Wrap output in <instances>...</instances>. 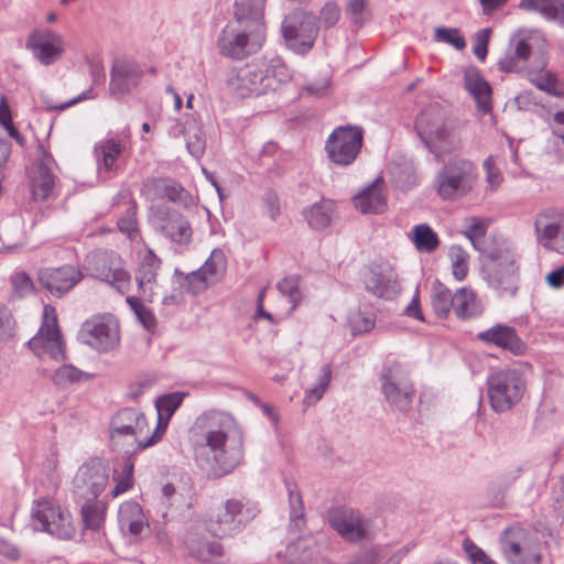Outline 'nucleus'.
I'll return each mask as SVG.
<instances>
[{"label":"nucleus","instance_id":"nucleus-1","mask_svg":"<svg viewBox=\"0 0 564 564\" xmlns=\"http://www.w3.org/2000/svg\"><path fill=\"white\" fill-rule=\"evenodd\" d=\"M194 429L202 437L194 445L198 466L210 478H220L232 473L243 457L242 438L237 432V423L231 414L208 410L198 415Z\"/></svg>","mask_w":564,"mask_h":564},{"label":"nucleus","instance_id":"nucleus-2","mask_svg":"<svg viewBox=\"0 0 564 564\" xmlns=\"http://www.w3.org/2000/svg\"><path fill=\"white\" fill-rule=\"evenodd\" d=\"M415 129L425 148L436 159L457 150L460 145L457 134L447 127L444 112L436 106H431L419 115Z\"/></svg>","mask_w":564,"mask_h":564},{"label":"nucleus","instance_id":"nucleus-3","mask_svg":"<svg viewBox=\"0 0 564 564\" xmlns=\"http://www.w3.org/2000/svg\"><path fill=\"white\" fill-rule=\"evenodd\" d=\"M415 129L425 148L436 159L457 150L460 145L457 134L447 127L444 112L436 106H431L419 115Z\"/></svg>","mask_w":564,"mask_h":564},{"label":"nucleus","instance_id":"nucleus-4","mask_svg":"<svg viewBox=\"0 0 564 564\" xmlns=\"http://www.w3.org/2000/svg\"><path fill=\"white\" fill-rule=\"evenodd\" d=\"M487 390L491 409L502 413L521 401L527 390V381L519 369L505 368L487 378Z\"/></svg>","mask_w":564,"mask_h":564},{"label":"nucleus","instance_id":"nucleus-5","mask_svg":"<svg viewBox=\"0 0 564 564\" xmlns=\"http://www.w3.org/2000/svg\"><path fill=\"white\" fill-rule=\"evenodd\" d=\"M482 273L488 285L501 296H514L518 291V267L516 256L508 248L488 251L482 264Z\"/></svg>","mask_w":564,"mask_h":564},{"label":"nucleus","instance_id":"nucleus-6","mask_svg":"<svg viewBox=\"0 0 564 564\" xmlns=\"http://www.w3.org/2000/svg\"><path fill=\"white\" fill-rule=\"evenodd\" d=\"M265 41V32L251 29L235 21L221 30L217 39V47L221 55L234 59H243L256 54Z\"/></svg>","mask_w":564,"mask_h":564},{"label":"nucleus","instance_id":"nucleus-7","mask_svg":"<svg viewBox=\"0 0 564 564\" xmlns=\"http://www.w3.org/2000/svg\"><path fill=\"white\" fill-rule=\"evenodd\" d=\"M379 381L384 400L394 411L411 409L415 391L408 370L401 364H384Z\"/></svg>","mask_w":564,"mask_h":564},{"label":"nucleus","instance_id":"nucleus-8","mask_svg":"<svg viewBox=\"0 0 564 564\" xmlns=\"http://www.w3.org/2000/svg\"><path fill=\"white\" fill-rule=\"evenodd\" d=\"M476 177V167L470 161H452L436 174V192L443 199H457L471 191Z\"/></svg>","mask_w":564,"mask_h":564},{"label":"nucleus","instance_id":"nucleus-9","mask_svg":"<svg viewBox=\"0 0 564 564\" xmlns=\"http://www.w3.org/2000/svg\"><path fill=\"white\" fill-rule=\"evenodd\" d=\"M31 524L35 530L62 540L72 539L75 533L69 512L63 510L56 501L50 498L34 501Z\"/></svg>","mask_w":564,"mask_h":564},{"label":"nucleus","instance_id":"nucleus-10","mask_svg":"<svg viewBox=\"0 0 564 564\" xmlns=\"http://www.w3.org/2000/svg\"><path fill=\"white\" fill-rule=\"evenodd\" d=\"M328 522L339 536L349 543L372 541L377 534L373 519L364 516L359 510L350 508L330 510Z\"/></svg>","mask_w":564,"mask_h":564},{"label":"nucleus","instance_id":"nucleus-11","mask_svg":"<svg viewBox=\"0 0 564 564\" xmlns=\"http://www.w3.org/2000/svg\"><path fill=\"white\" fill-rule=\"evenodd\" d=\"M149 221L156 232L177 246L187 247L193 240V228L188 219L166 205L152 206Z\"/></svg>","mask_w":564,"mask_h":564},{"label":"nucleus","instance_id":"nucleus-12","mask_svg":"<svg viewBox=\"0 0 564 564\" xmlns=\"http://www.w3.org/2000/svg\"><path fill=\"white\" fill-rule=\"evenodd\" d=\"M259 513L257 503L250 500L228 499L216 514L209 530L217 536L240 532Z\"/></svg>","mask_w":564,"mask_h":564},{"label":"nucleus","instance_id":"nucleus-13","mask_svg":"<svg viewBox=\"0 0 564 564\" xmlns=\"http://www.w3.org/2000/svg\"><path fill=\"white\" fill-rule=\"evenodd\" d=\"M318 30L315 17L304 11L290 13L282 23V33L286 46L300 55H304L312 50Z\"/></svg>","mask_w":564,"mask_h":564},{"label":"nucleus","instance_id":"nucleus-14","mask_svg":"<svg viewBox=\"0 0 564 564\" xmlns=\"http://www.w3.org/2000/svg\"><path fill=\"white\" fill-rule=\"evenodd\" d=\"M364 131L357 126L336 128L327 138L325 150L328 159L336 165H350L360 153Z\"/></svg>","mask_w":564,"mask_h":564},{"label":"nucleus","instance_id":"nucleus-15","mask_svg":"<svg viewBox=\"0 0 564 564\" xmlns=\"http://www.w3.org/2000/svg\"><path fill=\"white\" fill-rule=\"evenodd\" d=\"M86 269L93 276L110 284L120 293L129 289L130 274L124 269L121 257L113 251L91 252L87 257Z\"/></svg>","mask_w":564,"mask_h":564},{"label":"nucleus","instance_id":"nucleus-16","mask_svg":"<svg viewBox=\"0 0 564 564\" xmlns=\"http://www.w3.org/2000/svg\"><path fill=\"white\" fill-rule=\"evenodd\" d=\"M110 468L100 458L84 463L73 479V492L76 499H97L109 481Z\"/></svg>","mask_w":564,"mask_h":564},{"label":"nucleus","instance_id":"nucleus-17","mask_svg":"<svg viewBox=\"0 0 564 564\" xmlns=\"http://www.w3.org/2000/svg\"><path fill=\"white\" fill-rule=\"evenodd\" d=\"M28 345L37 356L46 354L54 360L65 359V346L58 329L55 310L52 306L44 307L43 323Z\"/></svg>","mask_w":564,"mask_h":564},{"label":"nucleus","instance_id":"nucleus-18","mask_svg":"<svg viewBox=\"0 0 564 564\" xmlns=\"http://www.w3.org/2000/svg\"><path fill=\"white\" fill-rule=\"evenodd\" d=\"M502 552L510 564H541L538 543L521 527L505 530L501 536Z\"/></svg>","mask_w":564,"mask_h":564},{"label":"nucleus","instance_id":"nucleus-19","mask_svg":"<svg viewBox=\"0 0 564 564\" xmlns=\"http://www.w3.org/2000/svg\"><path fill=\"white\" fill-rule=\"evenodd\" d=\"M79 337L89 347L106 352L118 346L119 326L111 316H93L82 325Z\"/></svg>","mask_w":564,"mask_h":564},{"label":"nucleus","instance_id":"nucleus-20","mask_svg":"<svg viewBox=\"0 0 564 564\" xmlns=\"http://www.w3.org/2000/svg\"><path fill=\"white\" fill-rule=\"evenodd\" d=\"M536 241L544 249L564 256V213L556 208H546L535 217Z\"/></svg>","mask_w":564,"mask_h":564},{"label":"nucleus","instance_id":"nucleus-21","mask_svg":"<svg viewBox=\"0 0 564 564\" xmlns=\"http://www.w3.org/2000/svg\"><path fill=\"white\" fill-rule=\"evenodd\" d=\"M148 422L145 415L133 408H124L117 412L110 423V438L115 445H120L122 438H131L132 444H137L135 449H141L139 446L141 435L147 431Z\"/></svg>","mask_w":564,"mask_h":564},{"label":"nucleus","instance_id":"nucleus-22","mask_svg":"<svg viewBox=\"0 0 564 564\" xmlns=\"http://www.w3.org/2000/svg\"><path fill=\"white\" fill-rule=\"evenodd\" d=\"M183 544L191 557L203 564H224L227 555L223 545L196 529L186 531Z\"/></svg>","mask_w":564,"mask_h":564},{"label":"nucleus","instance_id":"nucleus-23","mask_svg":"<svg viewBox=\"0 0 564 564\" xmlns=\"http://www.w3.org/2000/svg\"><path fill=\"white\" fill-rule=\"evenodd\" d=\"M39 158L31 171V188L35 200L47 199L53 192L56 175V162L43 144H37Z\"/></svg>","mask_w":564,"mask_h":564},{"label":"nucleus","instance_id":"nucleus-24","mask_svg":"<svg viewBox=\"0 0 564 564\" xmlns=\"http://www.w3.org/2000/svg\"><path fill=\"white\" fill-rule=\"evenodd\" d=\"M25 47L44 66L57 62L64 52L63 39L50 29L33 31L26 39Z\"/></svg>","mask_w":564,"mask_h":564},{"label":"nucleus","instance_id":"nucleus-25","mask_svg":"<svg viewBox=\"0 0 564 564\" xmlns=\"http://www.w3.org/2000/svg\"><path fill=\"white\" fill-rule=\"evenodd\" d=\"M141 193L148 200L167 199L184 207L193 204L189 193L175 180L167 177L145 180L142 184Z\"/></svg>","mask_w":564,"mask_h":564},{"label":"nucleus","instance_id":"nucleus-26","mask_svg":"<svg viewBox=\"0 0 564 564\" xmlns=\"http://www.w3.org/2000/svg\"><path fill=\"white\" fill-rule=\"evenodd\" d=\"M368 292L379 299L391 300L400 293L397 272L390 265H372L362 276Z\"/></svg>","mask_w":564,"mask_h":564},{"label":"nucleus","instance_id":"nucleus-27","mask_svg":"<svg viewBox=\"0 0 564 564\" xmlns=\"http://www.w3.org/2000/svg\"><path fill=\"white\" fill-rule=\"evenodd\" d=\"M271 79L265 77L261 64L246 65L240 68L230 84L241 98L260 96L271 90Z\"/></svg>","mask_w":564,"mask_h":564},{"label":"nucleus","instance_id":"nucleus-28","mask_svg":"<svg viewBox=\"0 0 564 564\" xmlns=\"http://www.w3.org/2000/svg\"><path fill=\"white\" fill-rule=\"evenodd\" d=\"M83 273L73 265L47 268L41 270L39 280L52 295L62 296L72 290L80 280Z\"/></svg>","mask_w":564,"mask_h":564},{"label":"nucleus","instance_id":"nucleus-29","mask_svg":"<svg viewBox=\"0 0 564 564\" xmlns=\"http://www.w3.org/2000/svg\"><path fill=\"white\" fill-rule=\"evenodd\" d=\"M160 268L161 259L152 249H148L141 259L135 280L140 295L150 303L154 301L161 290L158 283Z\"/></svg>","mask_w":564,"mask_h":564},{"label":"nucleus","instance_id":"nucleus-30","mask_svg":"<svg viewBox=\"0 0 564 564\" xmlns=\"http://www.w3.org/2000/svg\"><path fill=\"white\" fill-rule=\"evenodd\" d=\"M184 397L185 394L182 392H173L158 398L155 402V408L158 411L156 427L152 435L145 438V442L139 443L140 448H148L158 443L163 437L169 421L182 404Z\"/></svg>","mask_w":564,"mask_h":564},{"label":"nucleus","instance_id":"nucleus-31","mask_svg":"<svg viewBox=\"0 0 564 564\" xmlns=\"http://www.w3.org/2000/svg\"><path fill=\"white\" fill-rule=\"evenodd\" d=\"M143 72L132 59H117L111 68L110 90L112 94H127L135 88Z\"/></svg>","mask_w":564,"mask_h":564},{"label":"nucleus","instance_id":"nucleus-32","mask_svg":"<svg viewBox=\"0 0 564 564\" xmlns=\"http://www.w3.org/2000/svg\"><path fill=\"white\" fill-rule=\"evenodd\" d=\"M477 339L484 344L495 345L513 355H522L525 345L518 336L513 327L496 324L495 326L477 334Z\"/></svg>","mask_w":564,"mask_h":564},{"label":"nucleus","instance_id":"nucleus-33","mask_svg":"<svg viewBox=\"0 0 564 564\" xmlns=\"http://www.w3.org/2000/svg\"><path fill=\"white\" fill-rule=\"evenodd\" d=\"M355 207L361 214H382L387 209V196L384 194V182L381 177L376 178L367 187L354 196Z\"/></svg>","mask_w":564,"mask_h":564},{"label":"nucleus","instance_id":"nucleus-34","mask_svg":"<svg viewBox=\"0 0 564 564\" xmlns=\"http://www.w3.org/2000/svg\"><path fill=\"white\" fill-rule=\"evenodd\" d=\"M464 87L475 99L478 110L491 111V87L476 67L465 69Z\"/></svg>","mask_w":564,"mask_h":564},{"label":"nucleus","instance_id":"nucleus-35","mask_svg":"<svg viewBox=\"0 0 564 564\" xmlns=\"http://www.w3.org/2000/svg\"><path fill=\"white\" fill-rule=\"evenodd\" d=\"M546 66V58L543 53H540L534 61V64L529 68V80L540 90L546 91L553 96L562 95V88L556 76L544 70Z\"/></svg>","mask_w":564,"mask_h":564},{"label":"nucleus","instance_id":"nucleus-36","mask_svg":"<svg viewBox=\"0 0 564 564\" xmlns=\"http://www.w3.org/2000/svg\"><path fill=\"white\" fill-rule=\"evenodd\" d=\"M264 0H236L235 22L245 24L251 29L260 26L265 32L263 22Z\"/></svg>","mask_w":564,"mask_h":564},{"label":"nucleus","instance_id":"nucleus-37","mask_svg":"<svg viewBox=\"0 0 564 564\" xmlns=\"http://www.w3.org/2000/svg\"><path fill=\"white\" fill-rule=\"evenodd\" d=\"M118 523L121 532L124 534L140 535L147 524L141 506L135 501H124L121 503L118 512Z\"/></svg>","mask_w":564,"mask_h":564},{"label":"nucleus","instance_id":"nucleus-38","mask_svg":"<svg viewBox=\"0 0 564 564\" xmlns=\"http://www.w3.org/2000/svg\"><path fill=\"white\" fill-rule=\"evenodd\" d=\"M310 228L315 231L327 229L335 216V204L330 199H322L302 210Z\"/></svg>","mask_w":564,"mask_h":564},{"label":"nucleus","instance_id":"nucleus-39","mask_svg":"<svg viewBox=\"0 0 564 564\" xmlns=\"http://www.w3.org/2000/svg\"><path fill=\"white\" fill-rule=\"evenodd\" d=\"M519 9L541 14L547 21L564 26V0H521Z\"/></svg>","mask_w":564,"mask_h":564},{"label":"nucleus","instance_id":"nucleus-40","mask_svg":"<svg viewBox=\"0 0 564 564\" xmlns=\"http://www.w3.org/2000/svg\"><path fill=\"white\" fill-rule=\"evenodd\" d=\"M454 312L458 318L466 319L480 315L482 306L471 289L460 288L454 294Z\"/></svg>","mask_w":564,"mask_h":564},{"label":"nucleus","instance_id":"nucleus-41","mask_svg":"<svg viewBox=\"0 0 564 564\" xmlns=\"http://www.w3.org/2000/svg\"><path fill=\"white\" fill-rule=\"evenodd\" d=\"M285 487L289 496V505H290V530L294 532H300L305 527V510L302 500V496L297 489L295 482L291 480H285Z\"/></svg>","mask_w":564,"mask_h":564},{"label":"nucleus","instance_id":"nucleus-42","mask_svg":"<svg viewBox=\"0 0 564 564\" xmlns=\"http://www.w3.org/2000/svg\"><path fill=\"white\" fill-rule=\"evenodd\" d=\"M316 554L315 541L312 538H300L286 547V556L294 564H308Z\"/></svg>","mask_w":564,"mask_h":564},{"label":"nucleus","instance_id":"nucleus-43","mask_svg":"<svg viewBox=\"0 0 564 564\" xmlns=\"http://www.w3.org/2000/svg\"><path fill=\"white\" fill-rule=\"evenodd\" d=\"M431 305L434 313L445 318L454 310V294L438 280L434 281L431 290Z\"/></svg>","mask_w":564,"mask_h":564},{"label":"nucleus","instance_id":"nucleus-44","mask_svg":"<svg viewBox=\"0 0 564 564\" xmlns=\"http://www.w3.org/2000/svg\"><path fill=\"white\" fill-rule=\"evenodd\" d=\"M124 150V144L115 139H107L96 147L97 154L101 155L98 164L99 171L113 172L118 169L117 160Z\"/></svg>","mask_w":564,"mask_h":564},{"label":"nucleus","instance_id":"nucleus-45","mask_svg":"<svg viewBox=\"0 0 564 564\" xmlns=\"http://www.w3.org/2000/svg\"><path fill=\"white\" fill-rule=\"evenodd\" d=\"M84 501L80 514L84 523V528L91 531H97L101 528L105 520L106 507L98 499L89 500L82 499Z\"/></svg>","mask_w":564,"mask_h":564},{"label":"nucleus","instance_id":"nucleus-46","mask_svg":"<svg viewBox=\"0 0 564 564\" xmlns=\"http://www.w3.org/2000/svg\"><path fill=\"white\" fill-rule=\"evenodd\" d=\"M260 64L262 69H265V77L271 79V90H275L279 84L292 78L291 72L280 56L264 58Z\"/></svg>","mask_w":564,"mask_h":564},{"label":"nucleus","instance_id":"nucleus-47","mask_svg":"<svg viewBox=\"0 0 564 564\" xmlns=\"http://www.w3.org/2000/svg\"><path fill=\"white\" fill-rule=\"evenodd\" d=\"M332 380V367L329 364H324L317 377V382L314 387L308 388L305 391V395L303 399V404L305 406H311L317 403L326 392Z\"/></svg>","mask_w":564,"mask_h":564},{"label":"nucleus","instance_id":"nucleus-48","mask_svg":"<svg viewBox=\"0 0 564 564\" xmlns=\"http://www.w3.org/2000/svg\"><path fill=\"white\" fill-rule=\"evenodd\" d=\"M91 376L87 372L82 371L73 365H62L58 367L52 376V381L59 388H67L72 384H77L86 381Z\"/></svg>","mask_w":564,"mask_h":564},{"label":"nucleus","instance_id":"nucleus-49","mask_svg":"<svg viewBox=\"0 0 564 564\" xmlns=\"http://www.w3.org/2000/svg\"><path fill=\"white\" fill-rule=\"evenodd\" d=\"M531 55V46L523 39L517 41L513 54H507L499 59V68L502 72H518L521 69L519 62H527Z\"/></svg>","mask_w":564,"mask_h":564},{"label":"nucleus","instance_id":"nucleus-50","mask_svg":"<svg viewBox=\"0 0 564 564\" xmlns=\"http://www.w3.org/2000/svg\"><path fill=\"white\" fill-rule=\"evenodd\" d=\"M413 242L419 251L431 253L437 249L440 239L429 225L421 224L413 228Z\"/></svg>","mask_w":564,"mask_h":564},{"label":"nucleus","instance_id":"nucleus-51","mask_svg":"<svg viewBox=\"0 0 564 564\" xmlns=\"http://www.w3.org/2000/svg\"><path fill=\"white\" fill-rule=\"evenodd\" d=\"M186 148L191 155L199 159L206 150V137L203 128L196 123H188L185 128Z\"/></svg>","mask_w":564,"mask_h":564},{"label":"nucleus","instance_id":"nucleus-52","mask_svg":"<svg viewBox=\"0 0 564 564\" xmlns=\"http://www.w3.org/2000/svg\"><path fill=\"white\" fill-rule=\"evenodd\" d=\"M468 225L464 230V236L470 241L473 247L481 254H487L485 236L487 232V221L479 218L467 219Z\"/></svg>","mask_w":564,"mask_h":564},{"label":"nucleus","instance_id":"nucleus-53","mask_svg":"<svg viewBox=\"0 0 564 564\" xmlns=\"http://www.w3.org/2000/svg\"><path fill=\"white\" fill-rule=\"evenodd\" d=\"M126 302L135 315L138 322L148 330L154 332L156 328V318L153 312L147 307L139 297L127 296Z\"/></svg>","mask_w":564,"mask_h":564},{"label":"nucleus","instance_id":"nucleus-54","mask_svg":"<svg viewBox=\"0 0 564 564\" xmlns=\"http://www.w3.org/2000/svg\"><path fill=\"white\" fill-rule=\"evenodd\" d=\"M448 256L451 259L452 273L454 278L458 281H463L468 273V252L463 247L458 245H453L449 248Z\"/></svg>","mask_w":564,"mask_h":564},{"label":"nucleus","instance_id":"nucleus-55","mask_svg":"<svg viewBox=\"0 0 564 564\" xmlns=\"http://www.w3.org/2000/svg\"><path fill=\"white\" fill-rule=\"evenodd\" d=\"M225 268L226 258L224 252L219 249H215L199 269L202 274H206L207 278L215 283L224 272Z\"/></svg>","mask_w":564,"mask_h":564},{"label":"nucleus","instance_id":"nucleus-56","mask_svg":"<svg viewBox=\"0 0 564 564\" xmlns=\"http://www.w3.org/2000/svg\"><path fill=\"white\" fill-rule=\"evenodd\" d=\"M117 226L120 232L124 234L130 240L139 237L135 204H131L126 209L124 214L118 219Z\"/></svg>","mask_w":564,"mask_h":564},{"label":"nucleus","instance_id":"nucleus-57","mask_svg":"<svg viewBox=\"0 0 564 564\" xmlns=\"http://www.w3.org/2000/svg\"><path fill=\"white\" fill-rule=\"evenodd\" d=\"M11 299H22L33 291V282L25 272H17L11 275Z\"/></svg>","mask_w":564,"mask_h":564},{"label":"nucleus","instance_id":"nucleus-58","mask_svg":"<svg viewBox=\"0 0 564 564\" xmlns=\"http://www.w3.org/2000/svg\"><path fill=\"white\" fill-rule=\"evenodd\" d=\"M351 332L354 335L362 334L375 327V315L372 313L356 312L349 317Z\"/></svg>","mask_w":564,"mask_h":564},{"label":"nucleus","instance_id":"nucleus-59","mask_svg":"<svg viewBox=\"0 0 564 564\" xmlns=\"http://www.w3.org/2000/svg\"><path fill=\"white\" fill-rule=\"evenodd\" d=\"M435 40L447 43L456 50H463L466 46L464 36L458 29L455 28H436Z\"/></svg>","mask_w":564,"mask_h":564},{"label":"nucleus","instance_id":"nucleus-60","mask_svg":"<svg viewBox=\"0 0 564 564\" xmlns=\"http://www.w3.org/2000/svg\"><path fill=\"white\" fill-rule=\"evenodd\" d=\"M276 288L281 294L289 297V302L292 303V310L295 308L301 300L299 279L296 276L284 278L278 283Z\"/></svg>","mask_w":564,"mask_h":564},{"label":"nucleus","instance_id":"nucleus-61","mask_svg":"<svg viewBox=\"0 0 564 564\" xmlns=\"http://www.w3.org/2000/svg\"><path fill=\"white\" fill-rule=\"evenodd\" d=\"M187 291L196 295L205 291L209 284H213L212 280L206 274L200 273V269L192 271L186 275Z\"/></svg>","mask_w":564,"mask_h":564},{"label":"nucleus","instance_id":"nucleus-62","mask_svg":"<svg viewBox=\"0 0 564 564\" xmlns=\"http://www.w3.org/2000/svg\"><path fill=\"white\" fill-rule=\"evenodd\" d=\"M15 322L10 310L0 303V340L13 336Z\"/></svg>","mask_w":564,"mask_h":564},{"label":"nucleus","instance_id":"nucleus-63","mask_svg":"<svg viewBox=\"0 0 564 564\" xmlns=\"http://www.w3.org/2000/svg\"><path fill=\"white\" fill-rule=\"evenodd\" d=\"M484 169L486 172V181L491 189H497L502 183V175L499 169L496 166L495 158L488 156L484 162Z\"/></svg>","mask_w":564,"mask_h":564},{"label":"nucleus","instance_id":"nucleus-64","mask_svg":"<svg viewBox=\"0 0 564 564\" xmlns=\"http://www.w3.org/2000/svg\"><path fill=\"white\" fill-rule=\"evenodd\" d=\"M491 30L490 29H482L476 33L475 36V44L473 47V52L475 56L484 62L486 59L487 53H488V42L490 36Z\"/></svg>","mask_w":564,"mask_h":564}]
</instances>
